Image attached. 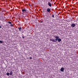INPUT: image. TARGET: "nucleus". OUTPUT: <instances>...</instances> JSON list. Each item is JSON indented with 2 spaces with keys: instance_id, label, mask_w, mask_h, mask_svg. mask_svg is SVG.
Segmentation results:
<instances>
[{
  "instance_id": "1",
  "label": "nucleus",
  "mask_w": 78,
  "mask_h": 78,
  "mask_svg": "<svg viewBox=\"0 0 78 78\" xmlns=\"http://www.w3.org/2000/svg\"><path fill=\"white\" fill-rule=\"evenodd\" d=\"M54 37H55V39H50V41H52L53 42H56V41H58V42L61 41V39L59 38V37L58 36H56Z\"/></svg>"
},
{
  "instance_id": "2",
  "label": "nucleus",
  "mask_w": 78,
  "mask_h": 78,
  "mask_svg": "<svg viewBox=\"0 0 78 78\" xmlns=\"http://www.w3.org/2000/svg\"><path fill=\"white\" fill-rule=\"evenodd\" d=\"M75 26H76V24H75L74 23H72L71 25V27H72V28H74L75 27Z\"/></svg>"
},
{
  "instance_id": "3",
  "label": "nucleus",
  "mask_w": 78,
  "mask_h": 78,
  "mask_svg": "<svg viewBox=\"0 0 78 78\" xmlns=\"http://www.w3.org/2000/svg\"><path fill=\"white\" fill-rule=\"evenodd\" d=\"M8 23L10 24V27H13V25L12 24V23H11V22H8Z\"/></svg>"
},
{
  "instance_id": "4",
  "label": "nucleus",
  "mask_w": 78,
  "mask_h": 78,
  "mask_svg": "<svg viewBox=\"0 0 78 78\" xmlns=\"http://www.w3.org/2000/svg\"><path fill=\"white\" fill-rule=\"evenodd\" d=\"M64 67H62V68H61L60 69V71H61V72H64Z\"/></svg>"
},
{
  "instance_id": "5",
  "label": "nucleus",
  "mask_w": 78,
  "mask_h": 78,
  "mask_svg": "<svg viewBox=\"0 0 78 78\" xmlns=\"http://www.w3.org/2000/svg\"><path fill=\"white\" fill-rule=\"evenodd\" d=\"M48 5L49 6H50V7H51V3H50V2H48Z\"/></svg>"
},
{
  "instance_id": "6",
  "label": "nucleus",
  "mask_w": 78,
  "mask_h": 78,
  "mask_svg": "<svg viewBox=\"0 0 78 78\" xmlns=\"http://www.w3.org/2000/svg\"><path fill=\"white\" fill-rule=\"evenodd\" d=\"M47 11L48 12H50V9L49 8H48L47 9Z\"/></svg>"
},
{
  "instance_id": "7",
  "label": "nucleus",
  "mask_w": 78,
  "mask_h": 78,
  "mask_svg": "<svg viewBox=\"0 0 78 78\" xmlns=\"http://www.w3.org/2000/svg\"><path fill=\"white\" fill-rule=\"evenodd\" d=\"M22 12H27V10L26 9H22Z\"/></svg>"
},
{
  "instance_id": "8",
  "label": "nucleus",
  "mask_w": 78,
  "mask_h": 78,
  "mask_svg": "<svg viewBox=\"0 0 78 78\" xmlns=\"http://www.w3.org/2000/svg\"><path fill=\"white\" fill-rule=\"evenodd\" d=\"M19 31H21V30H22V27H19L18 28Z\"/></svg>"
},
{
  "instance_id": "9",
  "label": "nucleus",
  "mask_w": 78,
  "mask_h": 78,
  "mask_svg": "<svg viewBox=\"0 0 78 78\" xmlns=\"http://www.w3.org/2000/svg\"><path fill=\"white\" fill-rule=\"evenodd\" d=\"M9 75H12V71H11L10 72Z\"/></svg>"
},
{
  "instance_id": "10",
  "label": "nucleus",
  "mask_w": 78,
  "mask_h": 78,
  "mask_svg": "<svg viewBox=\"0 0 78 78\" xmlns=\"http://www.w3.org/2000/svg\"><path fill=\"white\" fill-rule=\"evenodd\" d=\"M6 75H7V76H9V73H6Z\"/></svg>"
},
{
  "instance_id": "11",
  "label": "nucleus",
  "mask_w": 78,
  "mask_h": 78,
  "mask_svg": "<svg viewBox=\"0 0 78 78\" xmlns=\"http://www.w3.org/2000/svg\"><path fill=\"white\" fill-rule=\"evenodd\" d=\"M3 43V41H2L0 40V44H2Z\"/></svg>"
},
{
  "instance_id": "12",
  "label": "nucleus",
  "mask_w": 78,
  "mask_h": 78,
  "mask_svg": "<svg viewBox=\"0 0 78 78\" xmlns=\"http://www.w3.org/2000/svg\"><path fill=\"white\" fill-rule=\"evenodd\" d=\"M22 37L23 39H25V36H23Z\"/></svg>"
},
{
  "instance_id": "13",
  "label": "nucleus",
  "mask_w": 78,
  "mask_h": 78,
  "mask_svg": "<svg viewBox=\"0 0 78 78\" xmlns=\"http://www.w3.org/2000/svg\"><path fill=\"white\" fill-rule=\"evenodd\" d=\"M52 16L54 18V17H55V16H54V15L52 14Z\"/></svg>"
},
{
  "instance_id": "14",
  "label": "nucleus",
  "mask_w": 78,
  "mask_h": 78,
  "mask_svg": "<svg viewBox=\"0 0 78 78\" xmlns=\"http://www.w3.org/2000/svg\"><path fill=\"white\" fill-rule=\"evenodd\" d=\"M40 23H43V21H41Z\"/></svg>"
},
{
  "instance_id": "15",
  "label": "nucleus",
  "mask_w": 78,
  "mask_h": 78,
  "mask_svg": "<svg viewBox=\"0 0 78 78\" xmlns=\"http://www.w3.org/2000/svg\"><path fill=\"white\" fill-rule=\"evenodd\" d=\"M30 59H32V58L31 57H30Z\"/></svg>"
},
{
  "instance_id": "16",
  "label": "nucleus",
  "mask_w": 78,
  "mask_h": 78,
  "mask_svg": "<svg viewBox=\"0 0 78 78\" xmlns=\"http://www.w3.org/2000/svg\"><path fill=\"white\" fill-rule=\"evenodd\" d=\"M2 28V27H1V26H0V28Z\"/></svg>"
},
{
  "instance_id": "17",
  "label": "nucleus",
  "mask_w": 78,
  "mask_h": 78,
  "mask_svg": "<svg viewBox=\"0 0 78 78\" xmlns=\"http://www.w3.org/2000/svg\"><path fill=\"white\" fill-rule=\"evenodd\" d=\"M29 6H30V4H29Z\"/></svg>"
},
{
  "instance_id": "18",
  "label": "nucleus",
  "mask_w": 78,
  "mask_h": 78,
  "mask_svg": "<svg viewBox=\"0 0 78 78\" xmlns=\"http://www.w3.org/2000/svg\"><path fill=\"white\" fill-rule=\"evenodd\" d=\"M30 6H31V5H30Z\"/></svg>"
}]
</instances>
